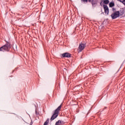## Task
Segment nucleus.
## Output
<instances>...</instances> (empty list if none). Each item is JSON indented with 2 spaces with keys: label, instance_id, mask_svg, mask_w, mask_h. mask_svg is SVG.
I'll use <instances>...</instances> for the list:
<instances>
[{
  "label": "nucleus",
  "instance_id": "13",
  "mask_svg": "<svg viewBox=\"0 0 125 125\" xmlns=\"http://www.w3.org/2000/svg\"><path fill=\"white\" fill-rule=\"evenodd\" d=\"M46 123H47L48 124V123H49V119H47V120L46 121Z\"/></svg>",
  "mask_w": 125,
  "mask_h": 125
},
{
  "label": "nucleus",
  "instance_id": "5",
  "mask_svg": "<svg viewBox=\"0 0 125 125\" xmlns=\"http://www.w3.org/2000/svg\"><path fill=\"white\" fill-rule=\"evenodd\" d=\"M82 2H84V3H86L87 1H89V2H91L92 6H95L97 4V3L96 2V1H95L94 0H81Z\"/></svg>",
  "mask_w": 125,
  "mask_h": 125
},
{
  "label": "nucleus",
  "instance_id": "6",
  "mask_svg": "<svg viewBox=\"0 0 125 125\" xmlns=\"http://www.w3.org/2000/svg\"><path fill=\"white\" fill-rule=\"evenodd\" d=\"M71 54H70L69 53H64L63 54H62V57H63V58H70V57H71Z\"/></svg>",
  "mask_w": 125,
  "mask_h": 125
},
{
  "label": "nucleus",
  "instance_id": "15",
  "mask_svg": "<svg viewBox=\"0 0 125 125\" xmlns=\"http://www.w3.org/2000/svg\"><path fill=\"white\" fill-rule=\"evenodd\" d=\"M116 10V9L115 8H113V9H112V11H113V12H115V11Z\"/></svg>",
  "mask_w": 125,
  "mask_h": 125
},
{
  "label": "nucleus",
  "instance_id": "16",
  "mask_svg": "<svg viewBox=\"0 0 125 125\" xmlns=\"http://www.w3.org/2000/svg\"><path fill=\"white\" fill-rule=\"evenodd\" d=\"M29 125H33V122L31 121Z\"/></svg>",
  "mask_w": 125,
  "mask_h": 125
},
{
  "label": "nucleus",
  "instance_id": "1",
  "mask_svg": "<svg viewBox=\"0 0 125 125\" xmlns=\"http://www.w3.org/2000/svg\"><path fill=\"white\" fill-rule=\"evenodd\" d=\"M5 42L6 43L0 47V51L1 52H5V51L9 52V51H10V49H11V42L8 41Z\"/></svg>",
  "mask_w": 125,
  "mask_h": 125
},
{
  "label": "nucleus",
  "instance_id": "9",
  "mask_svg": "<svg viewBox=\"0 0 125 125\" xmlns=\"http://www.w3.org/2000/svg\"><path fill=\"white\" fill-rule=\"evenodd\" d=\"M113 6H115V3L111 2L109 3V7H113Z\"/></svg>",
  "mask_w": 125,
  "mask_h": 125
},
{
  "label": "nucleus",
  "instance_id": "11",
  "mask_svg": "<svg viewBox=\"0 0 125 125\" xmlns=\"http://www.w3.org/2000/svg\"><path fill=\"white\" fill-rule=\"evenodd\" d=\"M118 1H120V2H122L124 5H125V0H117Z\"/></svg>",
  "mask_w": 125,
  "mask_h": 125
},
{
  "label": "nucleus",
  "instance_id": "12",
  "mask_svg": "<svg viewBox=\"0 0 125 125\" xmlns=\"http://www.w3.org/2000/svg\"><path fill=\"white\" fill-rule=\"evenodd\" d=\"M125 8H124L123 10L120 13V15H124V13H125Z\"/></svg>",
  "mask_w": 125,
  "mask_h": 125
},
{
  "label": "nucleus",
  "instance_id": "4",
  "mask_svg": "<svg viewBox=\"0 0 125 125\" xmlns=\"http://www.w3.org/2000/svg\"><path fill=\"white\" fill-rule=\"evenodd\" d=\"M85 46H86V44L85 43H81L79 44L78 49V52H82L84 49L85 48Z\"/></svg>",
  "mask_w": 125,
  "mask_h": 125
},
{
  "label": "nucleus",
  "instance_id": "8",
  "mask_svg": "<svg viewBox=\"0 0 125 125\" xmlns=\"http://www.w3.org/2000/svg\"><path fill=\"white\" fill-rule=\"evenodd\" d=\"M62 125V122L61 120H59L58 122L56 123L55 125Z\"/></svg>",
  "mask_w": 125,
  "mask_h": 125
},
{
  "label": "nucleus",
  "instance_id": "10",
  "mask_svg": "<svg viewBox=\"0 0 125 125\" xmlns=\"http://www.w3.org/2000/svg\"><path fill=\"white\" fill-rule=\"evenodd\" d=\"M104 4H108V3H109V0H104Z\"/></svg>",
  "mask_w": 125,
  "mask_h": 125
},
{
  "label": "nucleus",
  "instance_id": "14",
  "mask_svg": "<svg viewBox=\"0 0 125 125\" xmlns=\"http://www.w3.org/2000/svg\"><path fill=\"white\" fill-rule=\"evenodd\" d=\"M48 125V123H47V122H46V121H45V122H44L43 125Z\"/></svg>",
  "mask_w": 125,
  "mask_h": 125
},
{
  "label": "nucleus",
  "instance_id": "7",
  "mask_svg": "<svg viewBox=\"0 0 125 125\" xmlns=\"http://www.w3.org/2000/svg\"><path fill=\"white\" fill-rule=\"evenodd\" d=\"M103 6L105 14H109V8H108V6L107 5H104Z\"/></svg>",
  "mask_w": 125,
  "mask_h": 125
},
{
  "label": "nucleus",
  "instance_id": "3",
  "mask_svg": "<svg viewBox=\"0 0 125 125\" xmlns=\"http://www.w3.org/2000/svg\"><path fill=\"white\" fill-rule=\"evenodd\" d=\"M111 17L112 19H116V18H118L120 17V11H116L114 12L111 15Z\"/></svg>",
  "mask_w": 125,
  "mask_h": 125
},
{
  "label": "nucleus",
  "instance_id": "2",
  "mask_svg": "<svg viewBox=\"0 0 125 125\" xmlns=\"http://www.w3.org/2000/svg\"><path fill=\"white\" fill-rule=\"evenodd\" d=\"M62 108V104L54 111V114L52 115L51 117L50 121L52 122L54 120L57 118V117L59 115V113L61 108Z\"/></svg>",
  "mask_w": 125,
  "mask_h": 125
},
{
  "label": "nucleus",
  "instance_id": "17",
  "mask_svg": "<svg viewBox=\"0 0 125 125\" xmlns=\"http://www.w3.org/2000/svg\"><path fill=\"white\" fill-rule=\"evenodd\" d=\"M106 108H107V107L105 106L104 109H106Z\"/></svg>",
  "mask_w": 125,
  "mask_h": 125
}]
</instances>
